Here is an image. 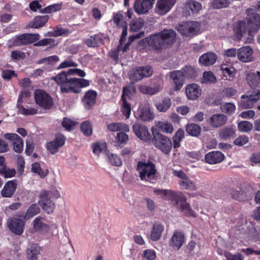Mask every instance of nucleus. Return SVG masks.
I'll return each instance as SVG.
<instances>
[{
  "instance_id": "a211bd4d",
  "label": "nucleus",
  "mask_w": 260,
  "mask_h": 260,
  "mask_svg": "<svg viewBox=\"0 0 260 260\" xmlns=\"http://www.w3.org/2000/svg\"><path fill=\"white\" fill-rule=\"evenodd\" d=\"M238 59L244 62H250L253 59V50L249 46H244L238 50Z\"/></svg>"
},
{
  "instance_id": "37998d69",
  "label": "nucleus",
  "mask_w": 260,
  "mask_h": 260,
  "mask_svg": "<svg viewBox=\"0 0 260 260\" xmlns=\"http://www.w3.org/2000/svg\"><path fill=\"white\" fill-rule=\"evenodd\" d=\"M186 131L190 136L198 137L200 135L201 127L197 124L190 123L186 125Z\"/></svg>"
},
{
  "instance_id": "6e6552de",
  "label": "nucleus",
  "mask_w": 260,
  "mask_h": 260,
  "mask_svg": "<svg viewBox=\"0 0 260 260\" xmlns=\"http://www.w3.org/2000/svg\"><path fill=\"white\" fill-rule=\"evenodd\" d=\"M200 24L197 22H184L179 25L178 30L183 36H192L196 35L200 30Z\"/></svg>"
},
{
  "instance_id": "2eb2a0df",
  "label": "nucleus",
  "mask_w": 260,
  "mask_h": 260,
  "mask_svg": "<svg viewBox=\"0 0 260 260\" xmlns=\"http://www.w3.org/2000/svg\"><path fill=\"white\" fill-rule=\"evenodd\" d=\"M185 242L184 234L176 231L174 233L172 238L169 241V246L174 250H178L183 245Z\"/></svg>"
},
{
  "instance_id": "4d7b16f0",
  "label": "nucleus",
  "mask_w": 260,
  "mask_h": 260,
  "mask_svg": "<svg viewBox=\"0 0 260 260\" xmlns=\"http://www.w3.org/2000/svg\"><path fill=\"white\" fill-rule=\"evenodd\" d=\"M57 43L55 42V40L51 38L45 39L41 40L38 42L34 44L35 46H49L50 47L55 46Z\"/></svg>"
},
{
  "instance_id": "052dcab7",
  "label": "nucleus",
  "mask_w": 260,
  "mask_h": 260,
  "mask_svg": "<svg viewBox=\"0 0 260 260\" xmlns=\"http://www.w3.org/2000/svg\"><path fill=\"white\" fill-rule=\"evenodd\" d=\"M184 77L187 78H194L196 77L197 73L194 68L191 66H186L182 69Z\"/></svg>"
},
{
  "instance_id": "864d4df0",
  "label": "nucleus",
  "mask_w": 260,
  "mask_h": 260,
  "mask_svg": "<svg viewBox=\"0 0 260 260\" xmlns=\"http://www.w3.org/2000/svg\"><path fill=\"white\" fill-rule=\"evenodd\" d=\"M80 129L84 135L90 136L92 134V127L91 123L88 121L82 122L80 125Z\"/></svg>"
},
{
  "instance_id": "aec40b11",
  "label": "nucleus",
  "mask_w": 260,
  "mask_h": 260,
  "mask_svg": "<svg viewBox=\"0 0 260 260\" xmlns=\"http://www.w3.org/2000/svg\"><path fill=\"white\" fill-rule=\"evenodd\" d=\"M28 95L27 92H21L18 98V104H17V108L18 109L19 112L24 115H35L37 113V109L34 108L27 107L25 108L23 106L21 105V103L22 102V98L23 95L27 96Z\"/></svg>"
},
{
  "instance_id": "13d9d810",
  "label": "nucleus",
  "mask_w": 260,
  "mask_h": 260,
  "mask_svg": "<svg viewBox=\"0 0 260 260\" xmlns=\"http://www.w3.org/2000/svg\"><path fill=\"white\" fill-rule=\"evenodd\" d=\"M221 110L228 115L233 114L236 110L235 105L232 103H226L221 106Z\"/></svg>"
},
{
  "instance_id": "774afa93",
  "label": "nucleus",
  "mask_w": 260,
  "mask_h": 260,
  "mask_svg": "<svg viewBox=\"0 0 260 260\" xmlns=\"http://www.w3.org/2000/svg\"><path fill=\"white\" fill-rule=\"evenodd\" d=\"M11 57L13 60H20L24 59L25 55L24 52L18 50H15L11 52Z\"/></svg>"
},
{
  "instance_id": "69168bd1",
  "label": "nucleus",
  "mask_w": 260,
  "mask_h": 260,
  "mask_svg": "<svg viewBox=\"0 0 260 260\" xmlns=\"http://www.w3.org/2000/svg\"><path fill=\"white\" fill-rule=\"evenodd\" d=\"M216 81V78L211 72H205L203 74L202 82H214Z\"/></svg>"
},
{
  "instance_id": "49530a36",
  "label": "nucleus",
  "mask_w": 260,
  "mask_h": 260,
  "mask_svg": "<svg viewBox=\"0 0 260 260\" xmlns=\"http://www.w3.org/2000/svg\"><path fill=\"white\" fill-rule=\"evenodd\" d=\"M156 126L160 131L166 133H172L174 130L172 124L168 122L158 121Z\"/></svg>"
},
{
  "instance_id": "f3484780",
  "label": "nucleus",
  "mask_w": 260,
  "mask_h": 260,
  "mask_svg": "<svg viewBox=\"0 0 260 260\" xmlns=\"http://www.w3.org/2000/svg\"><path fill=\"white\" fill-rule=\"evenodd\" d=\"M152 7L146 0H135L134 9L135 12L139 15L147 14Z\"/></svg>"
},
{
  "instance_id": "e2e57ef3",
  "label": "nucleus",
  "mask_w": 260,
  "mask_h": 260,
  "mask_svg": "<svg viewBox=\"0 0 260 260\" xmlns=\"http://www.w3.org/2000/svg\"><path fill=\"white\" fill-rule=\"evenodd\" d=\"M0 173L6 178H10L15 176L16 171L14 169H10L6 167H3L0 169Z\"/></svg>"
},
{
  "instance_id": "680f3d73",
  "label": "nucleus",
  "mask_w": 260,
  "mask_h": 260,
  "mask_svg": "<svg viewBox=\"0 0 260 260\" xmlns=\"http://www.w3.org/2000/svg\"><path fill=\"white\" fill-rule=\"evenodd\" d=\"M224 255L228 260H244V257L241 253L237 252L233 254L228 251L224 252Z\"/></svg>"
},
{
  "instance_id": "2f4dec72",
  "label": "nucleus",
  "mask_w": 260,
  "mask_h": 260,
  "mask_svg": "<svg viewBox=\"0 0 260 260\" xmlns=\"http://www.w3.org/2000/svg\"><path fill=\"white\" fill-rule=\"evenodd\" d=\"M164 230V226L159 222H155L152 229L150 238L154 241L158 240L161 236L162 232Z\"/></svg>"
},
{
  "instance_id": "ddd939ff",
  "label": "nucleus",
  "mask_w": 260,
  "mask_h": 260,
  "mask_svg": "<svg viewBox=\"0 0 260 260\" xmlns=\"http://www.w3.org/2000/svg\"><path fill=\"white\" fill-rule=\"evenodd\" d=\"M135 135L141 140L148 142L151 140V135L147 127L143 124L135 123L133 126Z\"/></svg>"
},
{
  "instance_id": "f8f14e48",
  "label": "nucleus",
  "mask_w": 260,
  "mask_h": 260,
  "mask_svg": "<svg viewBox=\"0 0 260 260\" xmlns=\"http://www.w3.org/2000/svg\"><path fill=\"white\" fill-rule=\"evenodd\" d=\"M245 20L249 32H256L260 28V16L259 14L252 13Z\"/></svg>"
},
{
  "instance_id": "338daca9",
  "label": "nucleus",
  "mask_w": 260,
  "mask_h": 260,
  "mask_svg": "<svg viewBox=\"0 0 260 260\" xmlns=\"http://www.w3.org/2000/svg\"><path fill=\"white\" fill-rule=\"evenodd\" d=\"M31 171L34 173L38 174L41 178L45 177L47 175L46 173L42 171L40 165L38 162H35L32 165Z\"/></svg>"
},
{
  "instance_id": "58836bf2",
  "label": "nucleus",
  "mask_w": 260,
  "mask_h": 260,
  "mask_svg": "<svg viewBox=\"0 0 260 260\" xmlns=\"http://www.w3.org/2000/svg\"><path fill=\"white\" fill-rule=\"evenodd\" d=\"M246 80L251 87L255 86L260 83V72L250 73L247 74Z\"/></svg>"
},
{
  "instance_id": "c9c22d12",
  "label": "nucleus",
  "mask_w": 260,
  "mask_h": 260,
  "mask_svg": "<svg viewBox=\"0 0 260 260\" xmlns=\"http://www.w3.org/2000/svg\"><path fill=\"white\" fill-rule=\"evenodd\" d=\"M103 43L102 37L99 34L90 36L85 41V44L88 47H96Z\"/></svg>"
},
{
  "instance_id": "603ef678",
  "label": "nucleus",
  "mask_w": 260,
  "mask_h": 260,
  "mask_svg": "<svg viewBox=\"0 0 260 260\" xmlns=\"http://www.w3.org/2000/svg\"><path fill=\"white\" fill-rule=\"evenodd\" d=\"M253 128V124L247 121H242L238 124V129L241 132L247 133Z\"/></svg>"
},
{
  "instance_id": "5701e85b",
  "label": "nucleus",
  "mask_w": 260,
  "mask_h": 260,
  "mask_svg": "<svg viewBox=\"0 0 260 260\" xmlns=\"http://www.w3.org/2000/svg\"><path fill=\"white\" fill-rule=\"evenodd\" d=\"M17 188L16 180L9 181L5 185L1 191V194L5 198H10L14 193Z\"/></svg>"
},
{
  "instance_id": "20e7f679",
  "label": "nucleus",
  "mask_w": 260,
  "mask_h": 260,
  "mask_svg": "<svg viewBox=\"0 0 260 260\" xmlns=\"http://www.w3.org/2000/svg\"><path fill=\"white\" fill-rule=\"evenodd\" d=\"M137 170L139 172V177L141 180L150 182L155 178L156 170L155 165L150 161L147 163L139 161Z\"/></svg>"
},
{
  "instance_id": "c03bdc74",
  "label": "nucleus",
  "mask_w": 260,
  "mask_h": 260,
  "mask_svg": "<svg viewBox=\"0 0 260 260\" xmlns=\"http://www.w3.org/2000/svg\"><path fill=\"white\" fill-rule=\"evenodd\" d=\"M40 211L39 206L36 204H32L27 209L24 216V219L27 220L33 216L39 214Z\"/></svg>"
},
{
  "instance_id": "0e129e2a",
  "label": "nucleus",
  "mask_w": 260,
  "mask_h": 260,
  "mask_svg": "<svg viewBox=\"0 0 260 260\" xmlns=\"http://www.w3.org/2000/svg\"><path fill=\"white\" fill-rule=\"evenodd\" d=\"M249 141V138L245 135H241L237 138L234 141L235 145L238 146H242L247 144Z\"/></svg>"
},
{
  "instance_id": "09e8293b",
  "label": "nucleus",
  "mask_w": 260,
  "mask_h": 260,
  "mask_svg": "<svg viewBox=\"0 0 260 260\" xmlns=\"http://www.w3.org/2000/svg\"><path fill=\"white\" fill-rule=\"evenodd\" d=\"M144 24V20L140 18L132 20L130 23V31H139L143 27Z\"/></svg>"
},
{
  "instance_id": "79ce46f5",
  "label": "nucleus",
  "mask_w": 260,
  "mask_h": 260,
  "mask_svg": "<svg viewBox=\"0 0 260 260\" xmlns=\"http://www.w3.org/2000/svg\"><path fill=\"white\" fill-rule=\"evenodd\" d=\"M184 138V132L182 129L179 128L173 137V144L172 145L174 149L178 148L180 146V142Z\"/></svg>"
},
{
  "instance_id": "5fc2aeb1",
  "label": "nucleus",
  "mask_w": 260,
  "mask_h": 260,
  "mask_svg": "<svg viewBox=\"0 0 260 260\" xmlns=\"http://www.w3.org/2000/svg\"><path fill=\"white\" fill-rule=\"evenodd\" d=\"M230 2L229 0H213L211 6L214 9L224 8L229 6Z\"/></svg>"
},
{
  "instance_id": "f257e3e1",
  "label": "nucleus",
  "mask_w": 260,
  "mask_h": 260,
  "mask_svg": "<svg viewBox=\"0 0 260 260\" xmlns=\"http://www.w3.org/2000/svg\"><path fill=\"white\" fill-rule=\"evenodd\" d=\"M73 75L84 77L86 74L79 69H70L68 72H62L54 78V80L60 86L62 92L79 93L81 91V88L89 86L88 80L71 77Z\"/></svg>"
},
{
  "instance_id": "6ab92c4d",
  "label": "nucleus",
  "mask_w": 260,
  "mask_h": 260,
  "mask_svg": "<svg viewBox=\"0 0 260 260\" xmlns=\"http://www.w3.org/2000/svg\"><path fill=\"white\" fill-rule=\"evenodd\" d=\"M65 142V138L62 135H57L56 138L47 144V149L52 154L57 152L59 147L62 146Z\"/></svg>"
},
{
  "instance_id": "7ed1b4c3",
  "label": "nucleus",
  "mask_w": 260,
  "mask_h": 260,
  "mask_svg": "<svg viewBox=\"0 0 260 260\" xmlns=\"http://www.w3.org/2000/svg\"><path fill=\"white\" fill-rule=\"evenodd\" d=\"M153 192L156 196L175 205L186 216H188L191 215L189 205L186 202V198L181 192L160 189H155Z\"/></svg>"
},
{
  "instance_id": "de8ad7c7",
  "label": "nucleus",
  "mask_w": 260,
  "mask_h": 260,
  "mask_svg": "<svg viewBox=\"0 0 260 260\" xmlns=\"http://www.w3.org/2000/svg\"><path fill=\"white\" fill-rule=\"evenodd\" d=\"M107 157L109 164L111 165L120 166L122 165L121 158L116 154L108 152L107 153Z\"/></svg>"
},
{
  "instance_id": "9b49d317",
  "label": "nucleus",
  "mask_w": 260,
  "mask_h": 260,
  "mask_svg": "<svg viewBox=\"0 0 260 260\" xmlns=\"http://www.w3.org/2000/svg\"><path fill=\"white\" fill-rule=\"evenodd\" d=\"M8 227L10 230L17 235H21L24 230L25 221L18 218H12L8 220Z\"/></svg>"
},
{
  "instance_id": "4be33fe9",
  "label": "nucleus",
  "mask_w": 260,
  "mask_h": 260,
  "mask_svg": "<svg viewBox=\"0 0 260 260\" xmlns=\"http://www.w3.org/2000/svg\"><path fill=\"white\" fill-rule=\"evenodd\" d=\"M97 93L94 90L87 91L82 98V103L86 109H90L95 103Z\"/></svg>"
},
{
  "instance_id": "39448f33",
  "label": "nucleus",
  "mask_w": 260,
  "mask_h": 260,
  "mask_svg": "<svg viewBox=\"0 0 260 260\" xmlns=\"http://www.w3.org/2000/svg\"><path fill=\"white\" fill-rule=\"evenodd\" d=\"M259 100V89L249 91L241 96L239 106L243 109L252 108L255 106Z\"/></svg>"
},
{
  "instance_id": "c85d7f7f",
  "label": "nucleus",
  "mask_w": 260,
  "mask_h": 260,
  "mask_svg": "<svg viewBox=\"0 0 260 260\" xmlns=\"http://www.w3.org/2000/svg\"><path fill=\"white\" fill-rule=\"evenodd\" d=\"M178 184L181 189L196 190L199 188V184L191 180L187 176L183 180L178 181Z\"/></svg>"
},
{
  "instance_id": "9d476101",
  "label": "nucleus",
  "mask_w": 260,
  "mask_h": 260,
  "mask_svg": "<svg viewBox=\"0 0 260 260\" xmlns=\"http://www.w3.org/2000/svg\"><path fill=\"white\" fill-rule=\"evenodd\" d=\"M39 39V34H24L14 39L13 45L20 46L32 43Z\"/></svg>"
},
{
  "instance_id": "bb28decb",
  "label": "nucleus",
  "mask_w": 260,
  "mask_h": 260,
  "mask_svg": "<svg viewBox=\"0 0 260 260\" xmlns=\"http://www.w3.org/2000/svg\"><path fill=\"white\" fill-rule=\"evenodd\" d=\"M224 158V155L220 151H212L205 155V160L210 164L220 162Z\"/></svg>"
},
{
  "instance_id": "e433bc0d",
  "label": "nucleus",
  "mask_w": 260,
  "mask_h": 260,
  "mask_svg": "<svg viewBox=\"0 0 260 260\" xmlns=\"http://www.w3.org/2000/svg\"><path fill=\"white\" fill-rule=\"evenodd\" d=\"M44 218L38 216L35 218L33 221L34 229L36 231H47L49 226L44 222Z\"/></svg>"
},
{
  "instance_id": "f704fd0d",
  "label": "nucleus",
  "mask_w": 260,
  "mask_h": 260,
  "mask_svg": "<svg viewBox=\"0 0 260 260\" xmlns=\"http://www.w3.org/2000/svg\"><path fill=\"white\" fill-rule=\"evenodd\" d=\"M202 7V4L194 0H186L185 4L186 10H190L192 13H197L201 10Z\"/></svg>"
},
{
  "instance_id": "a18cd8bd",
  "label": "nucleus",
  "mask_w": 260,
  "mask_h": 260,
  "mask_svg": "<svg viewBox=\"0 0 260 260\" xmlns=\"http://www.w3.org/2000/svg\"><path fill=\"white\" fill-rule=\"evenodd\" d=\"M234 134V131L232 126H227L221 129L219 133L220 138L223 140H227Z\"/></svg>"
},
{
  "instance_id": "3c124183",
  "label": "nucleus",
  "mask_w": 260,
  "mask_h": 260,
  "mask_svg": "<svg viewBox=\"0 0 260 260\" xmlns=\"http://www.w3.org/2000/svg\"><path fill=\"white\" fill-rule=\"evenodd\" d=\"M93 152L96 155H99L101 153L105 151L107 148V144L105 142H95L91 145Z\"/></svg>"
},
{
  "instance_id": "dca6fc26",
  "label": "nucleus",
  "mask_w": 260,
  "mask_h": 260,
  "mask_svg": "<svg viewBox=\"0 0 260 260\" xmlns=\"http://www.w3.org/2000/svg\"><path fill=\"white\" fill-rule=\"evenodd\" d=\"M170 78L173 80L174 89L179 90L184 83V77L182 71L176 70L170 73Z\"/></svg>"
},
{
  "instance_id": "8fccbe9b",
  "label": "nucleus",
  "mask_w": 260,
  "mask_h": 260,
  "mask_svg": "<svg viewBox=\"0 0 260 260\" xmlns=\"http://www.w3.org/2000/svg\"><path fill=\"white\" fill-rule=\"evenodd\" d=\"M129 78L134 83L143 78L140 68L132 69L129 74Z\"/></svg>"
},
{
  "instance_id": "ea45409f",
  "label": "nucleus",
  "mask_w": 260,
  "mask_h": 260,
  "mask_svg": "<svg viewBox=\"0 0 260 260\" xmlns=\"http://www.w3.org/2000/svg\"><path fill=\"white\" fill-rule=\"evenodd\" d=\"M223 77L224 80L232 81L235 77V69L232 67H228L225 64L221 66Z\"/></svg>"
},
{
  "instance_id": "1a4fd4ad",
  "label": "nucleus",
  "mask_w": 260,
  "mask_h": 260,
  "mask_svg": "<svg viewBox=\"0 0 260 260\" xmlns=\"http://www.w3.org/2000/svg\"><path fill=\"white\" fill-rule=\"evenodd\" d=\"M48 193L46 192H42L39 195V204L43 210L48 214L53 212L55 208V204L51 198L47 196Z\"/></svg>"
},
{
  "instance_id": "b1692460",
  "label": "nucleus",
  "mask_w": 260,
  "mask_h": 260,
  "mask_svg": "<svg viewBox=\"0 0 260 260\" xmlns=\"http://www.w3.org/2000/svg\"><path fill=\"white\" fill-rule=\"evenodd\" d=\"M187 98L192 100L197 99L201 94V89L196 84H190L186 88Z\"/></svg>"
},
{
  "instance_id": "423d86ee",
  "label": "nucleus",
  "mask_w": 260,
  "mask_h": 260,
  "mask_svg": "<svg viewBox=\"0 0 260 260\" xmlns=\"http://www.w3.org/2000/svg\"><path fill=\"white\" fill-rule=\"evenodd\" d=\"M155 146L160 149L164 153L169 154L172 148L171 140L167 137L159 133L153 132Z\"/></svg>"
},
{
  "instance_id": "c756f323",
  "label": "nucleus",
  "mask_w": 260,
  "mask_h": 260,
  "mask_svg": "<svg viewBox=\"0 0 260 260\" xmlns=\"http://www.w3.org/2000/svg\"><path fill=\"white\" fill-rule=\"evenodd\" d=\"M162 86L159 84H156L152 86H147L145 85H141L139 90L141 92L144 94H149L153 95L156 94L161 90Z\"/></svg>"
},
{
  "instance_id": "f03ea898",
  "label": "nucleus",
  "mask_w": 260,
  "mask_h": 260,
  "mask_svg": "<svg viewBox=\"0 0 260 260\" xmlns=\"http://www.w3.org/2000/svg\"><path fill=\"white\" fill-rule=\"evenodd\" d=\"M176 32L172 29H165L158 33L141 40L139 44L148 45L154 50H159L171 46L176 41Z\"/></svg>"
},
{
  "instance_id": "393cba45",
  "label": "nucleus",
  "mask_w": 260,
  "mask_h": 260,
  "mask_svg": "<svg viewBox=\"0 0 260 260\" xmlns=\"http://www.w3.org/2000/svg\"><path fill=\"white\" fill-rule=\"evenodd\" d=\"M217 55L215 53L209 52L203 54L200 56L199 62L200 64L209 66L213 64L216 61Z\"/></svg>"
},
{
  "instance_id": "473e14b6",
  "label": "nucleus",
  "mask_w": 260,
  "mask_h": 260,
  "mask_svg": "<svg viewBox=\"0 0 260 260\" xmlns=\"http://www.w3.org/2000/svg\"><path fill=\"white\" fill-rule=\"evenodd\" d=\"M49 19L48 15L36 16L33 21L29 23V26L30 27L38 28L43 26Z\"/></svg>"
},
{
  "instance_id": "a878e982",
  "label": "nucleus",
  "mask_w": 260,
  "mask_h": 260,
  "mask_svg": "<svg viewBox=\"0 0 260 260\" xmlns=\"http://www.w3.org/2000/svg\"><path fill=\"white\" fill-rule=\"evenodd\" d=\"M173 8V7L168 5L162 0H157L154 12L157 15L164 16L169 12Z\"/></svg>"
},
{
  "instance_id": "a19ab883",
  "label": "nucleus",
  "mask_w": 260,
  "mask_h": 260,
  "mask_svg": "<svg viewBox=\"0 0 260 260\" xmlns=\"http://www.w3.org/2000/svg\"><path fill=\"white\" fill-rule=\"evenodd\" d=\"M171 104V99L169 97H165L161 102L156 104V107L159 112H165L170 108Z\"/></svg>"
},
{
  "instance_id": "0eeeda50",
  "label": "nucleus",
  "mask_w": 260,
  "mask_h": 260,
  "mask_svg": "<svg viewBox=\"0 0 260 260\" xmlns=\"http://www.w3.org/2000/svg\"><path fill=\"white\" fill-rule=\"evenodd\" d=\"M35 99L36 103L44 109H49L53 105V100L49 94L42 89L35 91Z\"/></svg>"
},
{
  "instance_id": "6e6d98bb",
  "label": "nucleus",
  "mask_w": 260,
  "mask_h": 260,
  "mask_svg": "<svg viewBox=\"0 0 260 260\" xmlns=\"http://www.w3.org/2000/svg\"><path fill=\"white\" fill-rule=\"evenodd\" d=\"M62 4L57 3L47 6L45 8L41 10V12L43 13H51L61 10Z\"/></svg>"
},
{
  "instance_id": "bf43d9fd",
  "label": "nucleus",
  "mask_w": 260,
  "mask_h": 260,
  "mask_svg": "<svg viewBox=\"0 0 260 260\" xmlns=\"http://www.w3.org/2000/svg\"><path fill=\"white\" fill-rule=\"evenodd\" d=\"M122 101L121 111L126 118L128 119L130 116L131 112V104L127 102L126 99H124Z\"/></svg>"
},
{
  "instance_id": "72a5a7b5",
  "label": "nucleus",
  "mask_w": 260,
  "mask_h": 260,
  "mask_svg": "<svg viewBox=\"0 0 260 260\" xmlns=\"http://www.w3.org/2000/svg\"><path fill=\"white\" fill-rule=\"evenodd\" d=\"M40 253V247L37 244H31L27 250V257L29 260H38Z\"/></svg>"
},
{
  "instance_id": "412c9836",
  "label": "nucleus",
  "mask_w": 260,
  "mask_h": 260,
  "mask_svg": "<svg viewBox=\"0 0 260 260\" xmlns=\"http://www.w3.org/2000/svg\"><path fill=\"white\" fill-rule=\"evenodd\" d=\"M226 121L227 117L223 114H214L208 120L209 125L214 128L222 126Z\"/></svg>"
},
{
  "instance_id": "cd10ccee",
  "label": "nucleus",
  "mask_w": 260,
  "mask_h": 260,
  "mask_svg": "<svg viewBox=\"0 0 260 260\" xmlns=\"http://www.w3.org/2000/svg\"><path fill=\"white\" fill-rule=\"evenodd\" d=\"M135 117L143 121H148L153 118V115L146 107H140L136 113H135Z\"/></svg>"
},
{
  "instance_id": "4c0bfd02",
  "label": "nucleus",
  "mask_w": 260,
  "mask_h": 260,
  "mask_svg": "<svg viewBox=\"0 0 260 260\" xmlns=\"http://www.w3.org/2000/svg\"><path fill=\"white\" fill-rule=\"evenodd\" d=\"M108 128L111 132H128L129 131L127 124L123 123H111L107 125Z\"/></svg>"
},
{
  "instance_id": "7c9ffc66",
  "label": "nucleus",
  "mask_w": 260,
  "mask_h": 260,
  "mask_svg": "<svg viewBox=\"0 0 260 260\" xmlns=\"http://www.w3.org/2000/svg\"><path fill=\"white\" fill-rule=\"evenodd\" d=\"M233 26L234 31L239 38L242 37L248 30L246 20L238 21L234 24Z\"/></svg>"
},
{
  "instance_id": "4468645a",
  "label": "nucleus",
  "mask_w": 260,
  "mask_h": 260,
  "mask_svg": "<svg viewBox=\"0 0 260 260\" xmlns=\"http://www.w3.org/2000/svg\"><path fill=\"white\" fill-rule=\"evenodd\" d=\"M6 139L10 140L13 146L14 150L17 153H21L23 150L22 139L16 134L7 133L4 135Z\"/></svg>"
}]
</instances>
